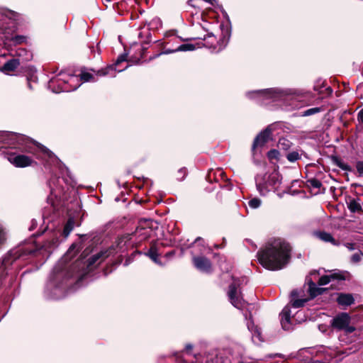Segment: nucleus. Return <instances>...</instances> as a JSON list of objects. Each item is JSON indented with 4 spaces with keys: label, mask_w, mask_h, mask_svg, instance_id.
Listing matches in <instances>:
<instances>
[{
    "label": "nucleus",
    "mask_w": 363,
    "mask_h": 363,
    "mask_svg": "<svg viewBox=\"0 0 363 363\" xmlns=\"http://www.w3.org/2000/svg\"><path fill=\"white\" fill-rule=\"evenodd\" d=\"M164 35L165 38H167L169 36H174L175 35V32L174 30L167 31L166 33H164Z\"/></svg>",
    "instance_id": "nucleus-43"
},
{
    "label": "nucleus",
    "mask_w": 363,
    "mask_h": 363,
    "mask_svg": "<svg viewBox=\"0 0 363 363\" xmlns=\"http://www.w3.org/2000/svg\"><path fill=\"white\" fill-rule=\"evenodd\" d=\"M77 80L78 79H77V77H75V76H70L68 82L72 83V82H74L77 81Z\"/></svg>",
    "instance_id": "nucleus-44"
},
{
    "label": "nucleus",
    "mask_w": 363,
    "mask_h": 363,
    "mask_svg": "<svg viewBox=\"0 0 363 363\" xmlns=\"http://www.w3.org/2000/svg\"><path fill=\"white\" fill-rule=\"evenodd\" d=\"M191 2H192V0H190V1H189V4L190 5H191V6H194L193 4H191Z\"/></svg>",
    "instance_id": "nucleus-48"
},
{
    "label": "nucleus",
    "mask_w": 363,
    "mask_h": 363,
    "mask_svg": "<svg viewBox=\"0 0 363 363\" xmlns=\"http://www.w3.org/2000/svg\"><path fill=\"white\" fill-rule=\"evenodd\" d=\"M178 174H179L178 179H183L186 174V169L185 168L180 169Z\"/></svg>",
    "instance_id": "nucleus-39"
},
{
    "label": "nucleus",
    "mask_w": 363,
    "mask_h": 363,
    "mask_svg": "<svg viewBox=\"0 0 363 363\" xmlns=\"http://www.w3.org/2000/svg\"><path fill=\"white\" fill-rule=\"evenodd\" d=\"M106 252H100V253H98L96 255H93L90 259H89V264H92L94 263H95L98 259H99L100 258H101L102 257H107V255H106Z\"/></svg>",
    "instance_id": "nucleus-28"
},
{
    "label": "nucleus",
    "mask_w": 363,
    "mask_h": 363,
    "mask_svg": "<svg viewBox=\"0 0 363 363\" xmlns=\"http://www.w3.org/2000/svg\"><path fill=\"white\" fill-rule=\"evenodd\" d=\"M345 246L350 251L354 250L355 249V245L351 242L345 243Z\"/></svg>",
    "instance_id": "nucleus-41"
},
{
    "label": "nucleus",
    "mask_w": 363,
    "mask_h": 363,
    "mask_svg": "<svg viewBox=\"0 0 363 363\" xmlns=\"http://www.w3.org/2000/svg\"><path fill=\"white\" fill-rule=\"evenodd\" d=\"M314 235L316 238L325 242H330L333 245H338L339 242L336 241L332 235L324 231L315 232Z\"/></svg>",
    "instance_id": "nucleus-14"
},
{
    "label": "nucleus",
    "mask_w": 363,
    "mask_h": 363,
    "mask_svg": "<svg viewBox=\"0 0 363 363\" xmlns=\"http://www.w3.org/2000/svg\"><path fill=\"white\" fill-rule=\"evenodd\" d=\"M281 183V176L277 170L273 171L268 174L266 178L257 177L256 178V184L258 191L262 195H265L271 190H276Z\"/></svg>",
    "instance_id": "nucleus-2"
},
{
    "label": "nucleus",
    "mask_w": 363,
    "mask_h": 363,
    "mask_svg": "<svg viewBox=\"0 0 363 363\" xmlns=\"http://www.w3.org/2000/svg\"><path fill=\"white\" fill-rule=\"evenodd\" d=\"M354 298L351 294H340L337 298V303L343 306H348L354 303Z\"/></svg>",
    "instance_id": "nucleus-16"
},
{
    "label": "nucleus",
    "mask_w": 363,
    "mask_h": 363,
    "mask_svg": "<svg viewBox=\"0 0 363 363\" xmlns=\"http://www.w3.org/2000/svg\"><path fill=\"white\" fill-rule=\"evenodd\" d=\"M81 79L83 82H89L94 79L93 74L89 73V72H82L81 74Z\"/></svg>",
    "instance_id": "nucleus-30"
},
{
    "label": "nucleus",
    "mask_w": 363,
    "mask_h": 363,
    "mask_svg": "<svg viewBox=\"0 0 363 363\" xmlns=\"http://www.w3.org/2000/svg\"><path fill=\"white\" fill-rule=\"evenodd\" d=\"M198 24H199V26L196 28V29L202 28L205 32L207 33V34L204 35L203 36H198V37H196V38L203 39V40H206V37H208V38L211 39V41L208 42L206 45L209 48H216V46L214 45V43L216 42V38L214 37L213 33L211 32H210V28H209V26H211L210 23H208L206 21H203V24H200V23H198Z\"/></svg>",
    "instance_id": "nucleus-10"
},
{
    "label": "nucleus",
    "mask_w": 363,
    "mask_h": 363,
    "mask_svg": "<svg viewBox=\"0 0 363 363\" xmlns=\"http://www.w3.org/2000/svg\"><path fill=\"white\" fill-rule=\"evenodd\" d=\"M7 160L18 168H24L35 164V162L30 157L16 153L8 154Z\"/></svg>",
    "instance_id": "nucleus-5"
},
{
    "label": "nucleus",
    "mask_w": 363,
    "mask_h": 363,
    "mask_svg": "<svg viewBox=\"0 0 363 363\" xmlns=\"http://www.w3.org/2000/svg\"><path fill=\"white\" fill-rule=\"evenodd\" d=\"M357 120L359 122L363 123V108L358 113Z\"/></svg>",
    "instance_id": "nucleus-42"
},
{
    "label": "nucleus",
    "mask_w": 363,
    "mask_h": 363,
    "mask_svg": "<svg viewBox=\"0 0 363 363\" xmlns=\"http://www.w3.org/2000/svg\"><path fill=\"white\" fill-rule=\"evenodd\" d=\"M342 275L334 273L330 275H325L321 277L318 280V285L319 286H324L328 284L331 281L332 279H342Z\"/></svg>",
    "instance_id": "nucleus-19"
},
{
    "label": "nucleus",
    "mask_w": 363,
    "mask_h": 363,
    "mask_svg": "<svg viewBox=\"0 0 363 363\" xmlns=\"http://www.w3.org/2000/svg\"><path fill=\"white\" fill-rule=\"evenodd\" d=\"M248 204L252 208H257L261 205V200L257 198H254L248 202Z\"/></svg>",
    "instance_id": "nucleus-27"
},
{
    "label": "nucleus",
    "mask_w": 363,
    "mask_h": 363,
    "mask_svg": "<svg viewBox=\"0 0 363 363\" xmlns=\"http://www.w3.org/2000/svg\"><path fill=\"white\" fill-rule=\"evenodd\" d=\"M320 111V108H309V109H307L306 111H305L303 113V116H311L313 114H315V113H317Z\"/></svg>",
    "instance_id": "nucleus-32"
},
{
    "label": "nucleus",
    "mask_w": 363,
    "mask_h": 363,
    "mask_svg": "<svg viewBox=\"0 0 363 363\" xmlns=\"http://www.w3.org/2000/svg\"><path fill=\"white\" fill-rule=\"evenodd\" d=\"M18 140H19V141H21L22 145L23 146L22 148L23 152L34 154V152H33L32 147L27 144L29 143V140L28 138H26V137H24L23 135H21V136H18Z\"/></svg>",
    "instance_id": "nucleus-23"
},
{
    "label": "nucleus",
    "mask_w": 363,
    "mask_h": 363,
    "mask_svg": "<svg viewBox=\"0 0 363 363\" xmlns=\"http://www.w3.org/2000/svg\"><path fill=\"white\" fill-rule=\"evenodd\" d=\"M195 49V46L192 44H189V43H186V44H183V45H181L180 46H179L177 48L173 50H164V51H162L160 50V55L162 54H167V53H170V52H177V51H183V52H185V51H191V50H194Z\"/></svg>",
    "instance_id": "nucleus-21"
},
{
    "label": "nucleus",
    "mask_w": 363,
    "mask_h": 363,
    "mask_svg": "<svg viewBox=\"0 0 363 363\" xmlns=\"http://www.w3.org/2000/svg\"><path fill=\"white\" fill-rule=\"evenodd\" d=\"M255 337H257L259 340L262 341L261 333L257 328H255V330L252 332V338L255 339Z\"/></svg>",
    "instance_id": "nucleus-37"
},
{
    "label": "nucleus",
    "mask_w": 363,
    "mask_h": 363,
    "mask_svg": "<svg viewBox=\"0 0 363 363\" xmlns=\"http://www.w3.org/2000/svg\"><path fill=\"white\" fill-rule=\"evenodd\" d=\"M74 226V221L69 219L64 228V235L65 236H68L70 232L72 230Z\"/></svg>",
    "instance_id": "nucleus-26"
},
{
    "label": "nucleus",
    "mask_w": 363,
    "mask_h": 363,
    "mask_svg": "<svg viewBox=\"0 0 363 363\" xmlns=\"http://www.w3.org/2000/svg\"><path fill=\"white\" fill-rule=\"evenodd\" d=\"M153 221L152 220H141L135 231V235L140 238V240H145L151 236L153 230Z\"/></svg>",
    "instance_id": "nucleus-6"
},
{
    "label": "nucleus",
    "mask_w": 363,
    "mask_h": 363,
    "mask_svg": "<svg viewBox=\"0 0 363 363\" xmlns=\"http://www.w3.org/2000/svg\"><path fill=\"white\" fill-rule=\"evenodd\" d=\"M4 38H5V40H8L9 39V37L6 36V35L4 36Z\"/></svg>",
    "instance_id": "nucleus-49"
},
{
    "label": "nucleus",
    "mask_w": 363,
    "mask_h": 363,
    "mask_svg": "<svg viewBox=\"0 0 363 363\" xmlns=\"http://www.w3.org/2000/svg\"><path fill=\"white\" fill-rule=\"evenodd\" d=\"M49 87L52 89L53 92L55 93H59L61 91H70L77 89V86H74L72 89L68 88L65 84V80L61 78L57 79H51L49 82Z\"/></svg>",
    "instance_id": "nucleus-9"
},
{
    "label": "nucleus",
    "mask_w": 363,
    "mask_h": 363,
    "mask_svg": "<svg viewBox=\"0 0 363 363\" xmlns=\"http://www.w3.org/2000/svg\"><path fill=\"white\" fill-rule=\"evenodd\" d=\"M193 261L194 266L199 270L206 273L211 272V263L206 257H194Z\"/></svg>",
    "instance_id": "nucleus-11"
},
{
    "label": "nucleus",
    "mask_w": 363,
    "mask_h": 363,
    "mask_svg": "<svg viewBox=\"0 0 363 363\" xmlns=\"http://www.w3.org/2000/svg\"><path fill=\"white\" fill-rule=\"evenodd\" d=\"M267 156L270 160H277L279 156V152L277 150H271L268 152Z\"/></svg>",
    "instance_id": "nucleus-29"
},
{
    "label": "nucleus",
    "mask_w": 363,
    "mask_h": 363,
    "mask_svg": "<svg viewBox=\"0 0 363 363\" xmlns=\"http://www.w3.org/2000/svg\"><path fill=\"white\" fill-rule=\"evenodd\" d=\"M347 203L348 208L352 213L359 212L362 211V206L358 199H350Z\"/></svg>",
    "instance_id": "nucleus-22"
},
{
    "label": "nucleus",
    "mask_w": 363,
    "mask_h": 363,
    "mask_svg": "<svg viewBox=\"0 0 363 363\" xmlns=\"http://www.w3.org/2000/svg\"><path fill=\"white\" fill-rule=\"evenodd\" d=\"M4 16V14L3 13V12L0 11V20H3Z\"/></svg>",
    "instance_id": "nucleus-47"
},
{
    "label": "nucleus",
    "mask_w": 363,
    "mask_h": 363,
    "mask_svg": "<svg viewBox=\"0 0 363 363\" xmlns=\"http://www.w3.org/2000/svg\"><path fill=\"white\" fill-rule=\"evenodd\" d=\"M291 296L292 297L291 303V306L295 308L303 307L308 301L306 298L294 299V298L298 296V291L296 290L291 291Z\"/></svg>",
    "instance_id": "nucleus-20"
},
{
    "label": "nucleus",
    "mask_w": 363,
    "mask_h": 363,
    "mask_svg": "<svg viewBox=\"0 0 363 363\" xmlns=\"http://www.w3.org/2000/svg\"><path fill=\"white\" fill-rule=\"evenodd\" d=\"M124 69H118V72H122Z\"/></svg>",
    "instance_id": "nucleus-50"
},
{
    "label": "nucleus",
    "mask_w": 363,
    "mask_h": 363,
    "mask_svg": "<svg viewBox=\"0 0 363 363\" xmlns=\"http://www.w3.org/2000/svg\"><path fill=\"white\" fill-rule=\"evenodd\" d=\"M229 299L231 303L236 308H240L243 306V300L238 290V284L233 282L229 286L228 292Z\"/></svg>",
    "instance_id": "nucleus-7"
},
{
    "label": "nucleus",
    "mask_w": 363,
    "mask_h": 363,
    "mask_svg": "<svg viewBox=\"0 0 363 363\" xmlns=\"http://www.w3.org/2000/svg\"><path fill=\"white\" fill-rule=\"evenodd\" d=\"M350 316L347 313H342L335 317L333 320L332 325L333 328L345 330L347 333H351L355 328L350 325Z\"/></svg>",
    "instance_id": "nucleus-4"
},
{
    "label": "nucleus",
    "mask_w": 363,
    "mask_h": 363,
    "mask_svg": "<svg viewBox=\"0 0 363 363\" xmlns=\"http://www.w3.org/2000/svg\"><path fill=\"white\" fill-rule=\"evenodd\" d=\"M11 40H12L15 44H21L26 40V37L23 35H16L14 37H11Z\"/></svg>",
    "instance_id": "nucleus-31"
},
{
    "label": "nucleus",
    "mask_w": 363,
    "mask_h": 363,
    "mask_svg": "<svg viewBox=\"0 0 363 363\" xmlns=\"http://www.w3.org/2000/svg\"><path fill=\"white\" fill-rule=\"evenodd\" d=\"M337 165L339 167H340L343 170H347V171L351 170L350 167L348 164H345L343 162H338Z\"/></svg>",
    "instance_id": "nucleus-38"
},
{
    "label": "nucleus",
    "mask_w": 363,
    "mask_h": 363,
    "mask_svg": "<svg viewBox=\"0 0 363 363\" xmlns=\"http://www.w3.org/2000/svg\"><path fill=\"white\" fill-rule=\"evenodd\" d=\"M287 160L291 162H294L301 158V155L296 151H292L287 154Z\"/></svg>",
    "instance_id": "nucleus-25"
},
{
    "label": "nucleus",
    "mask_w": 363,
    "mask_h": 363,
    "mask_svg": "<svg viewBox=\"0 0 363 363\" xmlns=\"http://www.w3.org/2000/svg\"><path fill=\"white\" fill-rule=\"evenodd\" d=\"M195 242H196V243H201V242H203V239H201V238H197L195 240Z\"/></svg>",
    "instance_id": "nucleus-46"
},
{
    "label": "nucleus",
    "mask_w": 363,
    "mask_h": 363,
    "mask_svg": "<svg viewBox=\"0 0 363 363\" xmlns=\"http://www.w3.org/2000/svg\"><path fill=\"white\" fill-rule=\"evenodd\" d=\"M325 289L318 287L317 285L311 280L308 281V291L311 298H314L323 294Z\"/></svg>",
    "instance_id": "nucleus-18"
},
{
    "label": "nucleus",
    "mask_w": 363,
    "mask_h": 363,
    "mask_svg": "<svg viewBox=\"0 0 363 363\" xmlns=\"http://www.w3.org/2000/svg\"><path fill=\"white\" fill-rule=\"evenodd\" d=\"M158 249L159 245L157 241H155L151 243L150 247L147 252V255L155 263L158 262Z\"/></svg>",
    "instance_id": "nucleus-15"
},
{
    "label": "nucleus",
    "mask_w": 363,
    "mask_h": 363,
    "mask_svg": "<svg viewBox=\"0 0 363 363\" xmlns=\"http://www.w3.org/2000/svg\"><path fill=\"white\" fill-rule=\"evenodd\" d=\"M281 324L284 330H289L291 329V310L289 306H285L281 314Z\"/></svg>",
    "instance_id": "nucleus-12"
},
{
    "label": "nucleus",
    "mask_w": 363,
    "mask_h": 363,
    "mask_svg": "<svg viewBox=\"0 0 363 363\" xmlns=\"http://www.w3.org/2000/svg\"><path fill=\"white\" fill-rule=\"evenodd\" d=\"M5 240V233L2 226L0 225V245L3 243Z\"/></svg>",
    "instance_id": "nucleus-40"
},
{
    "label": "nucleus",
    "mask_w": 363,
    "mask_h": 363,
    "mask_svg": "<svg viewBox=\"0 0 363 363\" xmlns=\"http://www.w3.org/2000/svg\"><path fill=\"white\" fill-rule=\"evenodd\" d=\"M39 147L40 149V151L43 153H44L45 155H46L48 157H52V153L48 149H47L45 147L40 146Z\"/></svg>",
    "instance_id": "nucleus-36"
},
{
    "label": "nucleus",
    "mask_w": 363,
    "mask_h": 363,
    "mask_svg": "<svg viewBox=\"0 0 363 363\" xmlns=\"http://www.w3.org/2000/svg\"><path fill=\"white\" fill-rule=\"evenodd\" d=\"M20 65L18 59H12L6 62L1 67V70L4 72H9L14 71Z\"/></svg>",
    "instance_id": "nucleus-17"
},
{
    "label": "nucleus",
    "mask_w": 363,
    "mask_h": 363,
    "mask_svg": "<svg viewBox=\"0 0 363 363\" xmlns=\"http://www.w3.org/2000/svg\"><path fill=\"white\" fill-rule=\"evenodd\" d=\"M273 125H269L265 130L262 131L255 139L252 145V150L255 151L257 147H262L269 140H272V133Z\"/></svg>",
    "instance_id": "nucleus-8"
},
{
    "label": "nucleus",
    "mask_w": 363,
    "mask_h": 363,
    "mask_svg": "<svg viewBox=\"0 0 363 363\" xmlns=\"http://www.w3.org/2000/svg\"><path fill=\"white\" fill-rule=\"evenodd\" d=\"M138 36L141 37V33H139Z\"/></svg>",
    "instance_id": "nucleus-51"
},
{
    "label": "nucleus",
    "mask_w": 363,
    "mask_h": 363,
    "mask_svg": "<svg viewBox=\"0 0 363 363\" xmlns=\"http://www.w3.org/2000/svg\"><path fill=\"white\" fill-rule=\"evenodd\" d=\"M310 185L315 189H319L322 186V183L315 179H313L308 181Z\"/></svg>",
    "instance_id": "nucleus-34"
},
{
    "label": "nucleus",
    "mask_w": 363,
    "mask_h": 363,
    "mask_svg": "<svg viewBox=\"0 0 363 363\" xmlns=\"http://www.w3.org/2000/svg\"><path fill=\"white\" fill-rule=\"evenodd\" d=\"M192 345L191 344H187L185 347V350L186 351H190L192 349Z\"/></svg>",
    "instance_id": "nucleus-45"
},
{
    "label": "nucleus",
    "mask_w": 363,
    "mask_h": 363,
    "mask_svg": "<svg viewBox=\"0 0 363 363\" xmlns=\"http://www.w3.org/2000/svg\"><path fill=\"white\" fill-rule=\"evenodd\" d=\"M288 94L286 91H282L279 89H269L260 91H255L247 93L249 97H255L261 103L267 104V102L265 101L268 99L277 100L283 95Z\"/></svg>",
    "instance_id": "nucleus-3"
},
{
    "label": "nucleus",
    "mask_w": 363,
    "mask_h": 363,
    "mask_svg": "<svg viewBox=\"0 0 363 363\" xmlns=\"http://www.w3.org/2000/svg\"><path fill=\"white\" fill-rule=\"evenodd\" d=\"M127 60V55L126 54H123L118 56L115 65L108 66L106 67L105 69H101L100 70H98L96 72V74L99 76H105L110 74V72L115 69H117V67L123 62L126 61Z\"/></svg>",
    "instance_id": "nucleus-13"
},
{
    "label": "nucleus",
    "mask_w": 363,
    "mask_h": 363,
    "mask_svg": "<svg viewBox=\"0 0 363 363\" xmlns=\"http://www.w3.org/2000/svg\"><path fill=\"white\" fill-rule=\"evenodd\" d=\"M291 247L286 241L277 238L269 241L264 249L259 251V263L269 270L282 269L290 257Z\"/></svg>",
    "instance_id": "nucleus-1"
},
{
    "label": "nucleus",
    "mask_w": 363,
    "mask_h": 363,
    "mask_svg": "<svg viewBox=\"0 0 363 363\" xmlns=\"http://www.w3.org/2000/svg\"><path fill=\"white\" fill-rule=\"evenodd\" d=\"M356 168L359 175L363 177V162H357L356 164Z\"/></svg>",
    "instance_id": "nucleus-35"
},
{
    "label": "nucleus",
    "mask_w": 363,
    "mask_h": 363,
    "mask_svg": "<svg viewBox=\"0 0 363 363\" xmlns=\"http://www.w3.org/2000/svg\"><path fill=\"white\" fill-rule=\"evenodd\" d=\"M277 146L279 149L288 150L291 146V143L289 140L285 138H281L279 140Z\"/></svg>",
    "instance_id": "nucleus-24"
},
{
    "label": "nucleus",
    "mask_w": 363,
    "mask_h": 363,
    "mask_svg": "<svg viewBox=\"0 0 363 363\" xmlns=\"http://www.w3.org/2000/svg\"><path fill=\"white\" fill-rule=\"evenodd\" d=\"M362 256H363V253L362 252H359L354 253L351 257V261L353 263H357V262H359L362 259Z\"/></svg>",
    "instance_id": "nucleus-33"
}]
</instances>
